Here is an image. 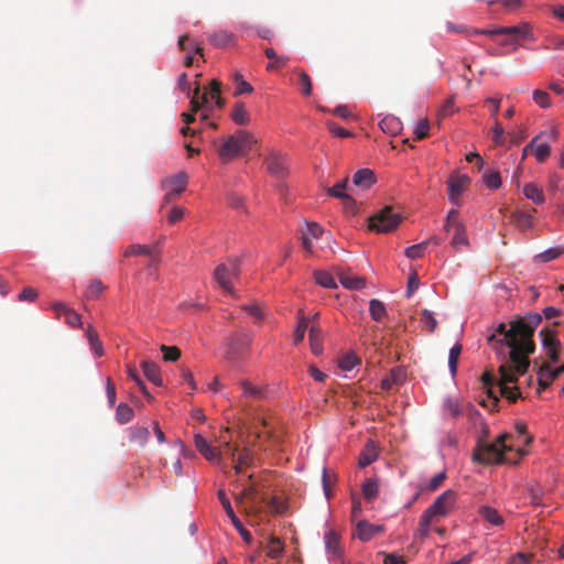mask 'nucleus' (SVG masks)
<instances>
[{
    "mask_svg": "<svg viewBox=\"0 0 564 564\" xmlns=\"http://www.w3.org/2000/svg\"><path fill=\"white\" fill-rule=\"evenodd\" d=\"M254 494L248 495V505L245 506V513L247 516H259L263 510V505L267 502V497L259 492L254 486Z\"/></svg>",
    "mask_w": 564,
    "mask_h": 564,
    "instance_id": "obj_15",
    "label": "nucleus"
},
{
    "mask_svg": "<svg viewBox=\"0 0 564 564\" xmlns=\"http://www.w3.org/2000/svg\"><path fill=\"white\" fill-rule=\"evenodd\" d=\"M508 437V434H502L492 443H478L473 454V460L480 464H500L506 462V452L512 449L511 446L506 444Z\"/></svg>",
    "mask_w": 564,
    "mask_h": 564,
    "instance_id": "obj_2",
    "label": "nucleus"
},
{
    "mask_svg": "<svg viewBox=\"0 0 564 564\" xmlns=\"http://www.w3.org/2000/svg\"><path fill=\"white\" fill-rule=\"evenodd\" d=\"M284 551L282 541L276 536H270L265 545V553L271 558H279Z\"/></svg>",
    "mask_w": 564,
    "mask_h": 564,
    "instance_id": "obj_26",
    "label": "nucleus"
},
{
    "mask_svg": "<svg viewBox=\"0 0 564 564\" xmlns=\"http://www.w3.org/2000/svg\"><path fill=\"white\" fill-rule=\"evenodd\" d=\"M241 387L243 389L245 397L261 399L264 395L263 389L254 387L248 381H242Z\"/></svg>",
    "mask_w": 564,
    "mask_h": 564,
    "instance_id": "obj_52",
    "label": "nucleus"
},
{
    "mask_svg": "<svg viewBox=\"0 0 564 564\" xmlns=\"http://www.w3.org/2000/svg\"><path fill=\"white\" fill-rule=\"evenodd\" d=\"M481 381H482L484 388L487 390L488 397L491 398L492 401L496 403L498 401V395L494 391V386H495V381H496L495 376L492 373H490L489 371H486L481 376Z\"/></svg>",
    "mask_w": 564,
    "mask_h": 564,
    "instance_id": "obj_43",
    "label": "nucleus"
},
{
    "mask_svg": "<svg viewBox=\"0 0 564 564\" xmlns=\"http://www.w3.org/2000/svg\"><path fill=\"white\" fill-rule=\"evenodd\" d=\"M141 368H142L144 376L147 377L148 380L153 382L155 386L163 384L162 379H161L160 367L155 362L143 360L141 362Z\"/></svg>",
    "mask_w": 564,
    "mask_h": 564,
    "instance_id": "obj_20",
    "label": "nucleus"
},
{
    "mask_svg": "<svg viewBox=\"0 0 564 564\" xmlns=\"http://www.w3.org/2000/svg\"><path fill=\"white\" fill-rule=\"evenodd\" d=\"M308 339L311 345V350L314 355L318 356L323 351L322 346V329L318 325L313 324L308 330Z\"/></svg>",
    "mask_w": 564,
    "mask_h": 564,
    "instance_id": "obj_22",
    "label": "nucleus"
},
{
    "mask_svg": "<svg viewBox=\"0 0 564 564\" xmlns=\"http://www.w3.org/2000/svg\"><path fill=\"white\" fill-rule=\"evenodd\" d=\"M362 495L366 500H373L379 494V485L376 479H367L361 487Z\"/></svg>",
    "mask_w": 564,
    "mask_h": 564,
    "instance_id": "obj_35",
    "label": "nucleus"
},
{
    "mask_svg": "<svg viewBox=\"0 0 564 564\" xmlns=\"http://www.w3.org/2000/svg\"><path fill=\"white\" fill-rule=\"evenodd\" d=\"M194 444L196 449L208 460L212 463L219 462L220 452L217 447H214L210 442H208L200 434H195Z\"/></svg>",
    "mask_w": 564,
    "mask_h": 564,
    "instance_id": "obj_12",
    "label": "nucleus"
},
{
    "mask_svg": "<svg viewBox=\"0 0 564 564\" xmlns=\"http://www.w3.org/2000/svg\"><path fill=\"white\" fill-rule=\"evenodd\" d=\"M460 352H462V345H459V344H455L449 350L448 368H449L452 376L456 375L457 364H458V358H459Z\"/></svg>",
    "mask_w": 564,
    "mask_h": 564,
    "instance_id": "obj_44",
    "label": "nucleus"
},
{
    "mask_svg": "<svg viewBox=\"0 0 564 564\" xmlns=\"http://www.w3.org/2000/svg\"><path fill=\"white\" fill-rule=\"evenodd\" d=\"M523 195L534 204H542L545 200L544 193L541 187L534 183H528L523 187Z\"/></svg>",
    "mask_w": 564,
    "mask_h": 564,
    "instance_id": "obj_24",
    "label": "nucleus"
},
{
    "mask_svg": "<svg viewBox=\"0 0 564 564\" xmlns=\"http://www.w3.org/2000/svg\"><path fill=\"white\" fill-rule=\"evenodd\" d=\"M315 281L317 284L327 288V289H336L337 284L333 275L326 271H316L315 272Z\"/></svg>",
    "mask_w": 564,
    "mask_h": 564,
    "instance_id": "obj_42",
    "label": "nucleus"
},
{
    "mask_svg": "<svg viewBox=\"0 0 564 564\" xmlns=\"http://www.w3.org/2000/svg\"><path fill=\"white\" fill-rule=\"evenodd\" d=\"M152 254H153L152 247L147 246V245H139V243L129 246L123 253L124 257H135V256L152 257Z\"/></svg>",
    "mask_w": 564,
    "mask_h": 564,
    "instance_id": "obj_36",
    "label": "nucleus"
},
{
    "mask_svg": "<svg viewBox=\"0 0 564 564\" xmlns=\"http://www.w3.org/2000/svg\"><path fill=\"white\" fill-rule=\"evenodd\" d=\"M187 184V175L184 172H180L173 177H169L163 181L162 185L166 189L165 202H170L173 196L180 195L185 191Z\"/></svg>",
    "mask_w": 564,
    "mask_h": 564,
    "instance_id": "obj_11",
    "label": "nucleus"
},
{
    "mask_svg": "<svg viewBox=\"0 0 564 564\" xmlns=\"http://www.w3.org/2000/svg\"><path fill=\"white\" fill-rule=\"evenodd\" d=\"M209 42L218 48L228 47L235 44V35L228 31L220 30L208 36Z\"/></svg>",
    "mask_w": 564,
    "mask_h": 564,
    "instance_id": "obj_18",
    "label": "nucleus"
},
{
    "mask_svg": "<svg viewBox=\"0 0 564 564\" xmlns=\"http://www.w3.org/2000/svg\"><path fill=\"white\" fill-rule=\"evenodd\" d=\"M427 246H429V241H423L421 243L413 245L405 249V256L410 259L422 258Z\"/></svg>",
    "mask_w": 564,
    "mask_h": 564,
    "instance_id": "obj_50",
    "label": "nucleus"
},
{
    "mask_svg": "<svg viewBox=\"0 0 564 564\" xmlns=\"http://www.w3.org/2000/svg\"><path fill=\"white\" fill-rule=\"evenodd\" d=\"M557 137L558 130L556 128H553L550 132H541L529 142V147H531V152L534 154L539 163L544 162L550 156V143L552 141H555Z\"/></svg>",
    "mask_w": 564,
    "mask_h": 564,
    "instance_id": "obj_6",
    "label": "nucleus"
},
{
    "mask_svg": "<svg viewBox=\"0 0 564 564\" xmlns=\"http://www.w3.org/2000/svg\"><path fill=\"white\" fill-rule=\"evenodd\" d=\"M540 335L542 336V345L545 350L550 349V348L558 347L560 341L555 337L554 333L551 332L550 329H546V328L542 329L540 332Z\"/></svg>",
    "mask_w": 564,
    "mask_h": 564,
    "instance_id": "obj_48",
    "label": "nucleus"
},
{
    "mask_svg": "<svg viewBox=\"0 0 564 564\" xmlns=\"http://www.w3.org/2000/svg\"><path fill=\"white\" fill-rule=\"evenodd\" d=\"M210 98L215 100L218 107H223L224 101L220 98V82L213 79L210 83Z\"/></svg>",
    "mask_w": 564,
    "mask_h": 564,
    "instance_id": "obj_63",
    "label": "nucleus"
},
{
    "mask_svg": "<svg viewBox=\"0 0 564 564\" xmlns=\"http://www.w3.org/2000/svg\"><path fill=\"white\" fill-rule=\"evenodd\" d=\"M429 130L430 123L426 119L419 121L414 130L415 139L421 140L427 137Z\"/></svg>",
    "mask_w": 564,
    "mask_h": 564,
    "instance_id": "obj_64",
    "label": "nucleus"
},
{
    "mask_svg": "<svg viewBox=\"0 0 564 564\" xmlns=\"http://www.w3.org/2000/svg\"><path fill=\"white\" fill-rule=\"evenodd\" d=\"M86 338L89 343L90 349L98 356L104 355L102 344L99 339V336L96 332V329L89 325L86 329Z\"/></svg>",
    "mask_w": 564,
    "mask_h": 564,
    "instance_id": "obj_25",
    "label": "nucleus"
},
{
    "mask_svg": "<svg viewBox=\"0 0 564 564\" xmlns=\"http://www.w3.org/2000/svg\"><path fill=\"white\" fill-rule=\"evenodd\" d=\"M469 178L467 175L453 176L448 181V198L453 204H457L458 197L465 191Z\"/></svg>",
    "mask_w": 564,
    "mask_h": 564,
    "instance_id": "obj_16",
    "label": "nucleus"
},
{
    "mask_svg": "<svg viewBox=\"0 0 564 564\" xmlns=\"http://www.w3.org/2000/svg\"><path fill=\"white\" fill-rule=\"evenodd\" d=\"M326 126L329 130V132L335 135V137H339V138H349V137H352V133L349 131V130H346L341 127H339L336 122L334 121H327L326 122Z\"/></svg>",
    "mask_w": 564,
    "mask_h": 564,
    "instance_id": "obj_60",
    "label": "nucleus"
},
{
    "mask_svg": "<svg viewBox=\"0 0 564 564\" xmlns=\"http://www.w3.org/2000/svg\"><path fill=\"white\" fill-rule=\"evenodd\" d=\"M178 47L182 50V51H186L191 47L194 48V52L196 54H199V55H203V48L198 45V44H194L192 43L191 39L188 35H182L178 40Z\"/></svg>",
    "mask_w": 564,
    "mask_h": 564,
    "instance_id": "obj_61",
    "label": "nucleus"
},
{
    "mask_svg": "<svg viewBox=\"0 0 564 564\" xmlns=\"http://www.w3.org/2000/svg\"><path fill=\"white\" fill-rule=\"evenodd\" d=\"M265 503L268 505L272 512L278 514L284 513L286 510L285 502L275 496L272 497L270 500H267Z\"/></svg>",
    "mask_w": 564,
    "mask_h": 564,
    "instance_id": "obj_62",
    "label": "nucleus"
},
{
    "mask_svg": "<svg viewBox=\"0 0 564 564\" xmlns=\"http://www.w3.org/2000/svg\"><path fill=\"white\" fill-rule=\"evenodd\" d=\"M346 186L347 178L338 182L333 187L327 188V194L341 199L343 203H351V196L345 192Z\"/></svg>",
    "mask_w": 564,
    "mask_h": 564,
    "instance_id": "obj_27",
    "label": "nucleus"
},
{
    "mask_svg": "<svg viewBox=\"0 0 564 564\" xmlns=\"http://www.w3.org/2000/svg\"><path fill=\"white\" fill-rule=\"evenodd\" d=\"M563 252L564 249L561 247L550 248L541 253L535 254L533 261L535 263H546L549 261L557 259Z\"/></svg>",
    "mask_w": 564,
    "mask_h": 564,
    "instance_id": "obj_30",
    "label": "nucleus"
},
{
    "mask_svg": "<svg viewBox=\"0 0 564 564\" xmlns=\"http://www.w3.org/2000/svg\"><path fill=\"white\" fill-rule=\"evenodd\" d=\"M383 531V525L372 524L366 520H360L356 525V535L364 542L371 540L376 534L382 533Z\"/></svg>",
    "mask_w": 564,
    "mask_h": 564,
    "instance_id": "obj_14",
    "label": "nucleus"
},
{
    "mask_svg": "<svg viewBox=\"0 0 564 564\" xmlns=\"http://www.w3.org/2000/svg\"><path fill=\"white\" fill-rule=\"evenodd\" d=\"M254 485H249L243 487V489L235 496L236 503L241 508V510L245 512V506L248 505V495H253L254 492Z\"/></svg>",
    "mask_w": 564,
    "mask_h": 564,
    "instance_id": "obj_51",
    "label": "nucleus"
},
{
    "mask_svg": "<svg viewBox=\"0 0 564 564\" xmlns=\"http://www.w3.org/2000/svg\"><path fill=\"white\" fill-rule=\"evenodd\" d=\"M133 409L127 403H120L117 406L116 419L120 424H126L130 422L133 419Z\"/></svg>",
    "mask_w": 564,
    "mask_h": 564,
    "instance_id": "obj_37",
    "label": "nucleus"
},
{
    "mask_svg": "<svg viewBox=\"0 0 564 564\" xmlns=\"http://www.w3.org/2000/svg\"><path fill=\"white\" fill-rule=\"evenodd\" d=\"M264 164L268 173L275 178L283 180L289 174L288 156L281 152H270L264 160Z\"/></svg>",
    "mask_w": 564,
    "mask_h": 564,
    "instance_id": "obj_8",
    "label": "nucleus"
},
{
    "mask_svg": "<svg viewBox=\"0 0 564 564\" xmlns=\"http://www.w3.org/2000/svg\"><path fill=\"white\" fill-rule=\"evenodd\" d=\"M199 91H200L199 86H197L194 89V94L191 99V112H193V113H196L200 109L202 105L207 104V101H208V95L206 93L202 95V102L198 101L197 98H198Z\"/></svg>",
    "mask_w": 564,
    "mask_h": 564,
    "instance_id": "obj_56",
    "label": "nucleus"
},
{
    "mask_svg": "<svg viewBox=\"0 0 564 564\" xmlns=\"http://www.w3.org/2000/svg\"><path fill=\"white\" fill-rule=\"evenodd\" d=\"M297 76H299V83H300V86H301L302 95L306 96V97L311 96V94H312V80H311V77L303 69L297 70Z\"/></svg>",
    "mask_w": 564,
    "mask_h": 564,
    "instance_id": "obj_46",
    "label": "nucleus"
},
{
    "mask_svg": "<svg viewBox=\"0 0 564 564\" xmlns=\"http://www.w3.org/2000/svg\"><path fill=\"white\" fill-rule=\"evenodd\" d=\"M235 80L237 83V87H236V91H235L236 96L241 95V94H249L253 90L252 86L242 78L241 74L236 73Z\"/></svg>",
    "mask_w": 564,
    "mask_h": 564,
    "instance_id": "obj_57",
    "label": "nucleus"
},
{
    "mask_svg": "<svg viewBox=\"0 0 564 564\" xmlns=\"http://www.w3.org/2000/svg\"><path fill=\"white\" fill-rule=\"evenodd\" d=\"M352 183L358 187L367 189L376 183L375 172L370 169H360L354 174Z\"/></svg>",
    "mask_w": 564,
    "mask_h": 564,
    "instance_id": "obj_17",
    "label": "nucleus"
},
{
    "mask_svg": "<svg viewBox=\"0 0 564 564\" xmlns=\"http://www.w3.org/2000/svg\"><path fill=\"white\" fill-rule=\"evenodd\" d=\"M532 98L534 102L541 108H549L551 106L550 95L542 89L533 90Z\"/></svg>",
    "mask_w": 564,
    "mask_h": 564,
    "instance_id": "obj_53",
    "label": "nucleus"
},
{
    "mask_svg": "<svg viewBox=\"0 0 564 564\" xmlns=\"http://www.w3.org/2000/svg\"><path fill=\"white\" fill-rule=\"evenodd\" d=\"M231 118L235 123L240 124V126H245V124L249 123V121H250V116H249L248 111L246 110L245 105L242 102H237L235 105V108L231 112Z\"/></svg>",
    "mask_w": 564,
    "mask_h": 564,
    "instance_id": "obj_32",
    "label": "nucleus"
},
{
    "mask_svg": "<svg viewBox=\"0 0 564 564\" xmlns=\"http://www.w3.org/2000/svg\"><path fill=\"white\" fill-rule=\"evenodd\" d=\"M500 35H505L506 39L499 42L500 45H508L517 43L520 40H525L531 36V31L528 24H519L514 26H500Z\"/></svg>",
    "mask_w": 564,
    "mask_h": 564,
    "instance_id": "obj_10",
    "label": "nucleus"
},
{
    "mask_svg": "<svg viewBox=\"0 0 564 564\" xmlns=\"http://www.w3.org/2000/svg\"><path fill=\"white\" fill-rule=\"evenodd\" d=\"M340 284L348 290H361L366 286V280L358 275H352L349 272H340L338 274Z\"/></svg>",
    "mask_w": 564,
    "mask_h": 564,
    "instance_id": "obj_19",
    "label": "nucleus"
},
{
    "mask_svg": "<svg viewBox=\"0 0 564 564\" xmlns=\"http://www.w3.org/2000/svg\"><path fill=\"white\" fill-rule=\"evenodd\" d=\"M455 499V491L448 489L438 496L423 513L437 522L440 518L446 517L449 513L454 507Z\"/></svg>",
    "mask_w": 564,
    "mask_h": 564,
    "instance_id": "obj_7",
    "label": "nucleus"
},
{
    "mask_svg": "<svg viewBox=\"0 0 564 564\" xmlns=\"http://www.w3.org/2000/svg\"><path fill=\"white\" fill-rule=\"evenodd\" d=\"M380 129L390 134H397L401 130V122L393 116H387L379 122Z\"/></svg>",
    "mask_w": 564,
    "mask_h": 564,
    "instance_id": "obj_28",
    "label": "nucleus"
},
{
    "mask_svg": "<svg viewBox=\"0 0 564 564\" xmlns=\"http://www.w3.org/2000/svg\"><path fill=\"white\" fill-rule=\"evenodd\" d=\"M104 290H105V285L102 284V282L98 279H94L90 281V283L87 288L86 296L89 300L98 299Z\"/></svg>",
    "mask_w": 564,
    "mask_h": 564,
    "instance_id": "obj_49",
    "label": "nucleus"
},
{
    "mask_svg": "<svg viewBox=\"0 0 564 564\" xmlns=\"http://www.w3.org/2000/svg\"><path fill=\"white\" fill-rule=\"evenodd\" d=\"M421 322L431 333L434 332L437 326V322L434 318L433 313L429 310H423L421 312Z\"/></svg>",
    "mask_w": 564,
    "mask_h": 564,
    "instance_id": "obj_58",
    "label": "nucleus"
},
{
    "mask_svg": "<svg viewBox=\"0 0 564 564\" xmlns=\"http://www.w3.org/2000/svg\"><path fill=\"white\" fill-rule=\"evenodd\" d=\"M307 328H308V321L303 315L302 311H299V323H297V326H296V328L294 330V335H293L295 344H300L304 339V335H305V332Z\"/></svg>",
    "mask_w": 564,
    "mask_h": 564,
    "instance_id": "obj_40",
    "label": "nucleus"
},
{
    "mask_svg": "<svg viewBox=\"0 0 564 564\" xmlns=\"http://www.w3.org/2000/svg\"><path fill=\"white\" fill-rule=\"evenodd\" d=\"M160 350L162 351L163 359L165 361H176L181 357V350L175 346L162 345Z\"/></svg>",
    "mask_w": 564,
    "mask_h": 564,
    "instance_id": "obj_54",
    "label": "nucleus"
},
{
    "mask_svg": "<svg viewBox=\"0 0 564 564\" xmlns=\"http://www.w3.org/2000/svg\"><path fill=\"white\" fill-rule=\"evenodd\" d=\"M150 432L144 426H134L130 429V442L144 446L149 440Z\"/></svg>",
    "mask_w": 564,
    "mask_h": 564,
    "instance_id": "obj_29",
    "label": "nucleus"
},
{
    "mask_svg": "<svg viewBox=\"0 0 564 564\" xmlns=\"http://www.w3.org/2000/svg\"><path fill=\"white\" fill-rule=\"evenodd\" d=\"M549 371V365L547 364H543L540 369H539V378H538V382H539V386L540 388L542 389H546L551 386V383L554 381V380H550V375L547 373Z\"/></svg>",
    "mask_w": 564,
    "mask_h": 564,
    "instance_id": "obj_55",
    "label": "nucleus"
},
{
    "mask_svg": "<svg viewBox=\"0 0 564 564\" xmlns=\"http://www.w3.org/2000/svg\"><path fill=\"white\" fill-rule=\"evenodd\" d=\"M324 542L327 551L332 552L333 554L339 553V535L335 531L328 530L324 534Z\"/></svg>",
    "mask_w": 564,
    "mask_h": 564,
    "instance_id": "obj_38",
    "label": "nucleus"
},
{
    "mask_svg": "<svg viewBox=\"0 0 564 564\" xmlns=\"http://www.w3.org/2000/svg\"><path fill=\"white\" fill-rule=\"evenodd\" d=\"M479 516L491 525H502L505 520L497 509L490 506H481L478 510Z\"/></svg>",
    "mask_w": 564,
    "mask_h": 564,
    "instance_id": "obj_21",
    "label": "nucleus"
},
{
    "mask_svg": "<svg viewBox=\"0 0 564 564\" xmlns=\"http://www.w3.org/2000/svg\"><path fill=\"white\" fill-rule=\"evenodd\" d=\"M253 464V455L252 452L249 448H243L237 458L236 465H235V471L236 474L242 473L243 467H249Z\"/></svg>",
    "mask_w": 564,
    "mask_h": 564,
    "instance_id": "obj_31",
    "label": "nucleus"
},
{
    "mask_svg": "<svg viewBox=\"0 0 564 564\" xmlns=\"http://www.w3.org/2000/svg\"><path fill=\"white\" fill-rule=\"evenodd\" d=\"M323 228L317 223L306 224L305 230H302L301 240L303 249L313 253V239H318L323 234Z\"/></svg>",
    "mask_w": 564,
    "mask_h": 564,
    "instance_id": "obj_13",
    "label": "nucleus"
},
{
    "mask_svg": "<svg viewBox=\"0 0 564 564\" xmlns=\"http://www.w3.org/2000/svg\"><path fill=\"white\" fill-rule=\"evenodd\" d=\"M256 142L252 134L245 130H239L224 139L223 144L218 148V155L223 162L227 163L234 158L250 151Z\"/></svg>",
    "mask_w": 564,
    "mask_h": 564,
    "instance_id": "obj_3",
    "label": "nucleus"
},
{
    "mask_svg": "<svg viewBox=\"0 0 564 564\" xmlns=\"http://www.w3.org/2000/svg\"><path fill=\"white\" fill-rule=\"evenodd\" d=\"M378 458V449L373 442H368L365 449L359 455L358 465L367 467Z\"/></svg>",
    "mask_w": 564,
    "mask_h": 564,
    "instance_id": "obj_23",
    "label": "nucleus"
},
{
    "mask_svg": "<svg viewBox=\"0 0 564 564\" xmlns=\"http://www.w3.org/2000/svg\"><path fill=\"white\" fill-rule=\"evenodd\" d=\"M217 495H218L219 501H220L225 512L229 517L234 527L237 529V531L242 536L243 541L247 542L248 544L251 543V541H252L251 533L243 528L241 521L236 516V513L231 507V503H230L229 499L227 498L225 491L223 489H220V490H218Z\"/></svg>",
    "mask_w": 564,
    "mask_h": 564,
    "instance_id": "obj_9",
    "label": "nucleus"
},
{
    "mask_svg": "<svg viewBox=\"0 0 564 564\" xmlns=\"http://www.w3.org/2000/svg\"><path fill=\"white\" fill-rule=\"evenodd\" d=\"M127 372H128L129 378L138 384V387L140 388L141 392L144 394V397L148 400H151L152 395L147 390L144 382L140 379L137 368L132 365H129L127 368Z\"/></svg>",
    "mask_w": 564,
    "mask_h": 564,
    "instance_id": "obj_45",
    "label": "nucleus"
},
{
    "mask_svg": "<svg viewBox=\"0 0 564 564\" xmlns=\"http://www.w3.org/2000/svg\"><path fill=\"white\" fill-rule=\"evenodd\" d=\"M403 380V371L401 369H392L390 371V376L382 379L381 388L383 390L391 389L394 384L402 382Z\"/></svg>",
    "mask_w": 564,
    "mask_h": 564,
    "instance_id": "obj_39",
    "label": "nucleus"
},
{
    "mask_svg": "<svg viewBox=\"0 0 564 564\" xmlns=\"http://www.w3.org/2000/svg\"><path fill=\"white\" fill-rule=\"evenodd\" d=\"M431 518H429L426 514H422L419 521V528L416 530L415 536L420 539H425L429 536L430 533V525L434 523Z\"/></svg>",
    "mask_w": 564,
    "mask_h": 564,
    "instance_id": "obj_47",
    "label": "nucleus"
},
{
    "mask_svg": "<svg viewBox=\"0 0 564 564\" xmlns=\"http://www.w3.org/2000/svg\"><path fill=\"white\" fill-rule=\"evenodd\" d=\"M369 313L373 321L381 322L387 314L386 306L381 301L372 299L369 302Z\"/></svg>",
    "mask_w": 564,
    "mask_h": 564,
    "instance_id": "obj_33",
    "label": "nucleus"
},
{
    "mask_svg": "<svg viewBox=\"0 0 564 564\" xmlns=\"http://www.w3.org/2000/svg\"><path fill=\"white\" fill-rule=\"evenodd\" d=\"M541 322L542 316L539 313H528L513 321L509 328L505 323H500L495 333L487 338L501 360L498 369L499 393L510 402H516L521 393L517 386L509 387L508 383L516 382L518 376L524 375L529 369V357L535 349L533 334Z\"/></svg>",
    "mask_w": 564,
    "mask_h": 564,
    "instance_id": "obj_1",
    "label": "nucleus"
},
{
    "mask_svg": "<svg viewBox=\"0 0 564 564\" xmlns=\"http://www.w3.org/2000/svg\"><path fill=\"white\" fill-rule=\"evenodd\" d=\"M482 181L490 189H497L501 186V176L498 171L487 170L482 174Z\"/></svg>",
    "mask_w": 564,
    "mask_h": 564,
    "instance_id": "obj_34",
    "label": "nucleus"
},
{
    "mask_svg": "<svg viewBox=\"0 0 564 564\" xmlns=\"http://www.w3.org/2000/svg\"><path fill=\"white\" fill-rule=\"evenodd\" d=\"M401 221V214L394 212L392 207L386 206L369 218V229L377 232H390L394 230Z\"/></svg>",
    "mask_w": 564,
    "mask_h": 564,
    "instance_id": "obj_5",
    "label": "nucleus"
},
{
    "mask_svg": "<svg viewBox=\"0 0 564 564\" xmlns=\"http://www.w3.org/2000/svg\"><path fill=\"white\" fill-rule=\"evenodd\" d=\"M240 262L237 259H229L227 262L220 263L214 271V280L217 282L219 288L228 293L234 294L235 290L232 281L239 276Z\"/></svg>",
    "mask_w": 564,
    "mask_h": 564,
    "instance_id": "obj_4",
    "label": "nucleus"
},
{
    "mask_svg": "<svg viewBox=\"0 0 564 564\" xmlns=\"http://www.w3.org/2000/svg\"><path fill=\"white\" fill-rule=\"evenodd\" d=\"M454 237L452 240V245L454 248H458L459 246H466L468 245V239L466 236V227L464 224H457L454 228Z\"/></svg>",
    "mask_w": 564,
    "mask_h": 564,
    "instance_id": "obj_41",
    "label": "nucleus"
},
{
    "mask_svg": "<svg viewBox=\"0 0 564 564\" xmlns=\"http://www.w3.org/2000/svg\"><path fill=\"white\" fill-rule=\"evenodd\" d=\"M358 364V358L354 354H347L339 359V368L344 371H350Z\"/></svg>",
    "mask_w": 564,
    "mask_h": 564,
    "instance_id": "obj_59",
    "label": "nucleus"
}]
</instances>
